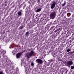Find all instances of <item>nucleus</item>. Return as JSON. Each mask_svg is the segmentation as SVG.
I'll list each match as a JSON object with an SVG mask.
<instances>
[{
	"mask_svg": "<svg viewBox=\"0 0 74 74\" xmlns=\"http://www.w3.org/2000/svg\"><path fill=\"white\" fill-rule=\"evenodd\" d=\"M14 74H15V73H14Z\"/></svg>",
	"mask_w": 74,
	"mask_h": 74,
	"instance_id": "obj_36",
	"label": "nucleus"
},
{
	"mask_svg": "<svg viewBox=\"0 0 74 74\" xmlns=\"http://www.w3.org/2000/svg\"><path fill=\"white\" fill-rule=\"evenodd\" d=\"M25 2H23L21 4V5H23L24 4H25Z\"/></svg>",
	"mask_w": 74,
	"mask_h": 74,
	"instance_id": "obj_20",
	"label": "nucleus"
},
{
	"mask_svg": "<svg viewBox=\"0 0 74 74\" xmlns=\"http://www.w3.org/2000/svg\"><path fill=\"white\" fill-rule=\"evenodd\" d=\"M62 0V1H63V0Z\"/></svg>",
	"mask_w": 74,
	"mask_h": 74,
	"instance_id": "obj_37",
	"label": "nucleus"
},
{
	"mask_svg": "<svg viewBox=\"0 0 74 74\" xmlns=\"http://www.w3.org/2000/svg\"><path fill=\"white\" fill-rule=\"evenodd\" d=\"M52 3V4L50 6V7L51 9H53L54 7H55V5H57L58 4V3L55 1H53Z\"/></svg>",
	"mask_w": 74,
	"mask_h": 74,
	"instance_id": "obj_3",
	"label": "nucleus"
},
{
	"mask_svg": "<svg viewBox=\"0 0 74 74\" xmlns=\"http://www.w3.org/2000/svg\"><path fill=\"white\" fill-rule=\"evenodd\" d=\"M65 73H67V71H66Z\"/></svg>",
	"mask_w": 74,
	"mask_h": 74,
	"instance_id": "obj_27",
	"label": "nucleus"
},
{
	"mask_svg": "<svg viewBox=\"0 0 74 74\" xmlns=\"http://www.w3.org/2000/svg\"><path fill=\"white\" fill-rule=\"evenodd\" d=\"M41 10V8H39L37 10V12H40V11Z\"/></svg>",
	"mask_w": 74,
	"mask_h": 74,
	"instance_id": "obj_13",
	"label": "nucleus"
},
{
	"mask_svg": "<svg viewBox=\"0 0 74 74\" xmlns=\"http://www.w3.org/2000/svg\"><path fill=\"white\" fill-rule=\"evenodd\" d=\"M34 53L33 51H31L30 53L28 52L27 53L26 56L28 59H29L30 57H32V56H33Z\"/></svg>",
	"mask_w": 74,
	"mask_h": 74,
	"instance_id": "obj_1",
	"label": "nucleus"
},
{
	"mask_svg": "<svg viewBox=\"0 0 74 74\" xmlns=\"http://www.w3.org/2000/svg\"><path fill=\"white\" fill-rule=\"evenodd\" d=\"M24 27V26L23 25H21L19 27V29H22Z\"/></svg>",
	"mask_w": 74,
	"mask_h": 74,
	"instance_id": "obj_8",
	"label": "nucleus"
},
{
	"mask_svg": "<svg viewBox=\"0 0 74 74\" xmlns=\"http://www.w3.org/2000/svg\"><path fill=\"white\" fill-rule=\"evenodd\" d=\"M60 33V32L59 31L58 32H57V34H59V33Z\"/></svg>",
	"mask_w": 74,
	"mask_h": 74,
	"instance_id": "obj_24",
	"label": "nucleus"
},
{
	"mask_svg": "<svg viewBox=\"0 0 74 74\" xmlns=\"http://www.w3.org/2000/svg\"><path fill=\"white\" fill-rule=\"evenodd\" d=\"M26 4H25L24 5L23 7V9L25 8L26 7Z\"/></svg>",
	"mask_w": 74,
	"mask_h": 74,
	"instance_id": "obj_16",
	"label": "nucleus"
},
{
	"mask_svg": "<svg viewBox=\"0 0 74 74\" xmlns=\"http://www.w3.org/2000/svg\"><path fill=\"white\" fill-rule=\"evenodd\" d=\"M37 62L38 64H41L43 63L42 60L40 59H37Z\"/></svg>",
	"mask_w": 74,
	"mask_h": 74,
	"instance_id": "obj_5",
	"label": "nucleus"
},
{
	"mask_svg": "<svg viewBox=\"0 0 74 74\" xmlns=\"http://www.w3.org/2000/svg\"><path fill=\"white\" fill-rule=\"evenodd\" d=\"M71 47H72V46H71V47H70V49H71Z\"/></svg>",
	"mask_w": 74,
	"mask_h": 74,
	"instance_id": "obj_26",
	"label": "nucleus"
},
{
	"mask_svg": "<svg viewBox=\"0 0 74 74\" xmlns=\"http://www.w3.org/2000/svg\"><path fill=\"white\" fill-rule=\"evenodd\" d=\"M60 28H58L56 30L54 31V32H55V33H56V32H58L59 31V30H60Z\"/></svg>",
	"mask_w": 74,
	"mask_h": 74,
	"instance_id": "obj_10",
	"label": "nucleus"
},
{
	"mask_svg": "<svg viewBox=\"0 0 74 74\" xmlns=\"http://www.w3.org/2000/svg\"><path fill=\"white\" fill-rule=\"evenodd\" d=\"M69 53L70 54H73V53L72 52H70Z\"/></svg>",
	"mask_w": 74,
	"mask_h": 74,
	"instance_id": "obj_19",
	"label": "nucleus"
},
{
	"mask_svg": "<svg viewBox=\"0 0 74 74\" xmlns=\"http://www.w3.org/2000/svg\"><path fill=\"white\" fill-rule=\"evenodd\" d=\"M73 64V62L72 60H70L67 62L66 63V66H68V67H70L71 65Z\"/></svg>",
	"mask_w": 74,
	"mask_h": 74,
	"instance_id": "obj_4",
	"label": "nucleus"
},
{
	"mask_svg": "<svg viewBox=\"0 0 74 74\" xmlns=\"http://www.w3.org/2000/svg\"><path fill=\"white\" fill-rule=\"evenodd\" d=\"M63 14H62V15H63Z\"/></svg>",
	"mask_w": 74,
	"mask_h": 74,
	"instance_id": "obj_34",
	"label": "nucleus"
},
{
	"mask_svg": "<svg viewBox=\"0 0 74 74\" xmlns=\"http://www.w3.org/2000/svg\"><path fill=\"white\" fill-rule=\"evenodd\" d=\"M20 8H21V7H22V6L20 5Z\"/></svg>",
	"mask_w": 74,
	"mask_h": 74,
	"instance_id": "obj_28",
	"label": "nucleus"
},
{
	"mask_svg": "<svg viewBox=\"0 0 74 74\" xmlns=\"http://www.w3.org/2000/svg\"><path fill=\"white\" fill-rule=\"evenodd\" d=\"M55 16H56V13L55 12H53L50 15V17L51 19H54Z\"/></svg>",
	"mask_w": 74,
	"mask_h": 74,
	"instance_id": "obj_2",
	"label": "nucleus"
},
{
	"mask_svg": "<svg viewBox=\"0 0 74 74\" xmlns=\"http://www.w3.org/2000/svg\"><path fill=\"white\" fill-rule=\"evenodd\" d=\"M3 53H6V51H3Z\"/></svg>",
	"mask_w": 74,
	"mask_h": 74,
	"instance_id": "obj_22",
	"label": "nucleus"
},
{
	"mask_svg": "<svg viewBox=\"0 0 74 74\" xmlns=\"http://www.w3.org/2000/svg\"><path fill=\"white\" fill-rule=\"evenodd\" d=\"M22 11L21 10V11H19L17 13V14L18 16H21V15H22Z\"/></svg>",
	"mask_w": 74,
	"mask_h": 74,
	"instance_id": "obj_7",
	"label": "nucleus"
},
{
	"mask_svg": "<svg viewBox=\"0 0 74 74\" xmlns=\"http://www.w3.org/2000/svg\"><path fill=\"white\" fill-rule=\"evenodd\" d=\"M70 51H71V49H67V52H70Z\"/></svg>",
	"mask_w": 74,
	"mask_h": 74,
	"instance_id": "obj_14",
	"label": "nucleus"
},
{
	"mask_svg": "<svg viewBox=\"0 0 74 74\" xmlns=\"http://www.w3.org/2000/svg\"><path fill=\"white\" fill-rule=\"evenodd\" d=\"M36 12H37V10H36Z\"/></svg>",
	"mask_w": 74,
	"mask_h": 74,
	"instance_id": "obj_29",
	"label": "nucleus"
},
{
	"mask_svg": "<svg viewBox=\"0 0 74 74\" xmlns=\"http://www.w3.org/2000/svg\"><path fill=\"white\" fill-rule=\"evenodd\" d=\"M38 65H39V64H38Z\"/></svg>",
	"mask_w": 74,
	"mask_h": 74,
	"instance_id": "obj_35",
	"label": "nucleus"
},
{
	"mask_svg": "<svg viewBox=\"0 0 74 74\" xmlns=\"http://www.w3.org/2000/svg\"><path fill=\"white\" fill-rule=\"evenodd\" d=\"M31 66H34V63L33 62H31Z\"/></svg>",
	"mask_w": 74,
	"mask_h": 74,
	"instance_id": "obj_15",
	"label": "nucleus"
},
{
	"mask_svg": "<svg viewBox=\"0 0 74 74\" xmlns=\"http://www.w3.org/2000/svg\"><path fill=\"white\" fill-rule=\"evenodd\" d=\"M48 63L49 64V62Z\"/></svg>",
	"mask_w": 74,
	"mask_h": 74,
	"instance_id": "obj_33",
	"label": "nucleus"
},
{
	"mask_svg": "<svg viewBox=\"0 0 74 74\" xmlns=\"http://www.w3.org/2000/svg\"><path fill=\"white\" fill-rule=\"evenodd\" d=\"M61 72H62V73H63V72H64V71L62 70V71H61Z\"/></svg>",
	"mask_w": 74,
	"mask_h": 74,
	"instance_id": "obj_25",
	"label": "nucleus"
},
{
	"mask_svg": "<svg viewBox=\"0 0 74 74\" xmlns=\"http://www.w3.org/2000/svg\"><path fill=\"white\" fill-rule=\"evenodd\" d=\"M36 61L37 62V59L36 60Z\"/></svg>",
	"mask_w": 74,
	"mask_h": 74,
	"instance_id": "obj_31",
	"label": "nucleus"
},
{
	"mask_svg": "<svg viewBox=\"0 0 74 74\" xmlns=\"http://www.w3.org/2000/svg\"><path fill=\"white\" fill-rule=\"evenodd\" d=\"M60 38V37H58V39H57V40H56L57 41H59V40H60V39H59Z\"/></svg>",
	"mask_w": 74,
	"mask_h": 74,
	"instance_id": "obj_18",
	"label": "nucleus"
},
{
	"mask_svg": "<svg viewBox=\"0 0 74 74\" xmlns=\"http://www.w3.org/2000/svg\"><path fill=\"white\" fill-rule=\"evenodd\" d=\"M49 52H51V50L49 51Z\"/></svg>",
	"mask_w": 74,
	"mask_h": 74,
	"instance_id": "obj_30",
	"label": "nucleus"
},
{
	"mask_svg": "<svg viewBox=\"0 0 74 74\" xmlns=\"http://www.w3.org/2000/svg\"><path fill=\"white\" fill-rule=\"evenodd\" d=\"M67 16L68 17L70 16V15H71V13H67Z\"/></svg>",
	"mask_w": 74,
	"mask_h": 74,
	"instance_id": "obj_9",
	"label": "nucleus"
},
{
	"mask_svg": "<svg viewBox=\"0 0 74 74\" xmlns=\"http://www.w3.org/2000/svg\"><path fill=\"white\" fill-rule=\"evenodd\" d=\"M21 55H22V53H17L16 54V58H20Z\"/></svg>",
	"mask_w": 74,
	"mask_h": 74,
	"instance_id": "obj_6",
	"label": "nucleus"
},
{
	"mask_svg": "<svg viewBox=\"0 0 74 74\" xmlns=\"http://www.w3.org/2000/svg\"><path fill=\"white\" fill-rule=\"evenodd\" d=\"M71 69L72 70H73V69H74V66H71Z\"/></svg>",
	"mask_w": 74,
	"mask_h": 74,
	"instance_id": "obj_12",
	"label": "nucleus"
},
{
	"mask_svg": "<svg viewBox=\"0 0 74 74\" xmlns=\"http://www.w3.org/2000/svg\"><path fill=\"white\" fill-rule=\"evenodd\" d=\"M38 3H40V0H38Z\"/></svg>",
	"mask_w": 74,
	"mask_h": 74,
	"instance_id": "obj_21",
	"label": "nucleus"
},
{
	"mask_svg": "<svg viewBox=\"0 0 74 74\" xmlns=\"http://www.w3.org/2000/svg\"><path fill=\"white\" fill-rule=\"evenodd\" d=\"M66 2H65L62 5V6H64V5H65V4H66Z\"/></svg>",
	"mask_w": 74,
	"mask_h": 74,
	"instance_id": "obj_17",
	"label": "nucleus"
},
{
	"mask_svg": "<svg viewBox=\"0 0 74 74\" xmlns=\"http://www.w3.org/2000/svg\"><path fill=\"white\" fill-rule=\"evenodd\" d=\"M28 35H29V32H27L25 34V35L26 36H28Z\"/></svg>",
	"mask_w": 74,
	"mask_h": 74,
	"instance_id": "obj_11",
	"label": "nucleus"
},
{
	"mask_svg": "<svg viewBox=\"0 0 74 74\" xmlns=\"http://www.w3.org/2000/svg\"><path fill=\"white\" fill-rule=\"evenodd\" d=\"M1 58V56H0V58Z\"/></svg>",
	"mask_w": 74,
	"mask_h": 74,
	"instance_id": "obj_32",
	"label": "nucleus"
},
{
	"mask_svg": "<svg viewBox=\"0 0 74 74\" xmlns=\"http://www.w3.org/2000/svg\"><path fill=\"white\" fill-rule=\"evenodd\" d=\"M53 26L51 27L50 28V29H53Z\"/></svg>",
	"mask_w": 74,
	"mask_h": 74,
	"instance_id": "obj_23",
	"label": "nucleus"
}]
</instances>
